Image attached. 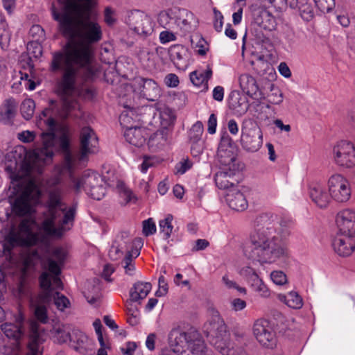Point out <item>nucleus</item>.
I'll list each match as a JSON object with an SVG mask.
<instances>
[{
    "mask_svg": "<svg viewBox=\"0 0 355 355\" xmlns=\"http://www.w3.org/2000/svg\"><path fill=\"white\" fill-rule=\"evenodd\" d=\"M46 186V210L42 214L40 228L48 236L61 237L73 226L76 208L75 206L67 208L63 201L65 189L61 184L60 175L49 178Z\"/></svg>",
    "mask_w": 355,
    "mask_h": 355,
    "instance_id": "nucleus-4",
    "label": "nucleus"
},
{
    "mask_svg": "<svg viewBox=\"0 0 355 355\" xmlns=\"http://www.w3.org/2000/svg\"><path fill=\"white\" fill-rule=\"evenodd\" d=\"M120 196L122 199H123L125 203H128L132 201H135L136 200V198L134 196L132 191L126 188L121 191Z\"/></svg>",
    "mask_w": 355,
    "mask_h": 355,
    "instance_id": "nucleus-60",
    "label": "nucleus"
},
{
    "mask_svg": "<svg viewBox=\"0 0 355 355\" xmlns=\"http://www.w3.org/2000/svg\"><path fill=\"white\" fill-rule=\"evenodd\" d=\"M134 92L149 101H155L159 97L161 90L153 79L139 78L135 81Z\"/></svg>",
    "mask_w": 355,
    "mask_h": 355,
    "instance_id": "nucleus-18",
    "label": "nucleus"
},
{
    "mask_svg": "<svg viewBox=\"0 0 355 355\" xmlns=\"http://www.w3.org/2000/svg\"><path fill=\"white\" fill-rule=\"evenodd\" d=\"M332 247L340 257H349L355 250V236L338 232L332 241Z\"/></svg>",
    "mask_w": 355,
    "mask_h": 355,
    "instance_id": "nucleus-20",
    "label": "nucleus"
},
{
    "mask_svg": "<svg viewBox=\"0 0 355 355\" xmlns=\"http://www.w3.org/2000/svg\"><path fill=\"white\" fill-rule=\"evenodd\" d=\"M257 23L263 29L272 31L276 26L275 18L268 10H262L260 12L259 17L257 18Z\"/></svg>",
    "mask_w": 355,
    "mask_h": 355,
    "instance_id": "nucleus-35",
    "label": "nucleus"
},
{
    "mask_svg": "<svg viewBox=\"0 0 355 355\" xmlns=\"http://www.w3.org/2000/svg\"><path fill=\"white\" fill-rule=\"evenodd\" d=\"M262 92V96L267 94L268 101L270 103L279 105L283 101V94L280 89L269 80L266 82Z\"/></svg>",
    "mask_w": 355,
    "mask_h": 355,
    "instance_id": "nucleus-31",
    "label": "nucleus"
},
{
    "mask_svg": "<svg viewBox=\"0 0 355 355\" xmlns=\"http://www.w3.org/2000/svg\"><path fill=\"white\" fill-rule=\"evenodd\" d=\"M239 85L244 93L253 98H261L262 89H259L254 77L248 73H244L239 77Z\"/></svg>",
    "mask_w": 355,
    "mask_h": 355,
    "instance_id": "nucleus-28",
    "label": "nucleus"
},
{
    "mask_svg": "<svg viewBox=\"0 0 355 355\" xmlns=\"http://www.w3.org/2000/svg\"><path fill=\"white\" fill-rule=\"evenodd\" d=\"M175 30H168L162 31L159 33V41L162 44H165L176 40Z\"/></svg>",
    "mask_w": 355,
    "mask_h": 355,
    "instance_id": "nucleus-52",
    "label": "nucleus"
},
{
    "mask_svg": "<svg viewBox=\"0 0 355 355\" xmlns=\"http://www.w3.org/2000/svg\"><path fill=\"white\" fill-rule=\"evenodd\" d=\"M140 254L139 250L136 248L128 252L123 260L121 262L125 269V272L128 275H132L135 270L133 259L137 258Z\"/></svg>",
    "mask_w": 355,
    "mask_h": 355,
    "instance_id": "nucleus-36",
    "label": "nucleus"
},
{
    "mask_svg": "<svg viewBox=\"0 0 355 355\" xmlns=\"http://www.w3.org/2000/svg\"><path fill=\"white\" fill-rule=\"evenodd\" d=\"M315 6L322 12L331 10L335 5L334 0H313Z\"/></svg>",
    "mask_w": 355,
    "mask_h": 355,
    "instance_id": "nucleus-48",
    "label": "nucleus"
},
{
    "mask_svg": "<svg viewBox=\"0 0 355 355\" xmlns=\"http://www.w3.org/2000/svg\"><path fill=\"white\" fill-rule=\"evenodd\" d=\"M99 183H103V179L98 173L92 171H86L80 178L74 182V188L77 191L83 189L87 192Z\"/></svg>",
    "mask_w": 355,
    "mask_h": 355,
    "instance_id": "nucleus-25",
    "label": "nucleus"
},
{
    "mask_svg": "<svg viewBox=\"0 0 355 355\" xmlns=\"http://www.w3.org/2000/svg\"><path fill=\"white\" fill-rule=\"evenodd\" d=\"M167 141V132L165 130L157 131L150 137L148 146L150 150L157 151L164 147Z\"/></svg>",
    "mask_w": 355,
    "mask_h": 355,
    "instance_id": "nucleus-33",
    "label": "nucleus"
},
{
    "mask_svg": "<svg viewBox=\"0 0 355 355\" xmlns=\"http://www.w3.org/2000/svg\"><path fill=\"white\" fill-rule=\"evenodd\" d=\"M253 334L263 347L273 348L276 345V334L272 324L266 319H259L253 326Z\"/></svg>",
    "mask_w": 355,
    "mask_h": 355,
    "instance_id": "nucleus-16",
    "label": "nucleus"
},
{
    "mask_svg": "<svg viewBox=\"0 0 355 355\" xmlns=\"http://www.w3.org/2000/svg\"><path fill=\"white\" fill-rule=\"evenodd\" d=\"M222 282L227 288H235L239 293L246 294V289L243 287L238 286L234 281L230 279L227 275H224L222 277Z\"/></svg>",
    "mask_w": 355,
    "mask_h": 355,
    "instance_id": "nucleus-54",
    "label": "nucleus"
},
{
    "mask_svg": "<svg viewBox=\"0 0 355 355\" xmlns=\"http://www.w3.org/2000/svg\"><path fill=\"white\" fill-rule=\"evenodd\" d=\"M217 156L218 162L223 167H236L234 164L236 161L235 147L232 139L227 133L221 136Z\"/></svg>",
    "mask_w": 355,
    "mask_h": 355,
    "instance_id": "nucleus-17",
    "label": "nucleus"
},
{
    "mask_svg": "<svg viewBox=\"0 0 355 355\" xmlns=\"http://www.w3.org/2000/svg\"><path fill=\"white\" fill-rule=\"evenodd\" d=\"M35 132L24 130L18 133L17 138L24 143H31L35 140Z\"/></svg>",
    "mask_w": 355,
    "mask_h": 355,
    "instance_id": "nucleus-56",
    "label": "nucleus"
},
{
    "mask_svg": "<svg viewBox=\"0 0 355 355\" xmlns=\"http://www.w3.org/2000/svg\"><path fill=\"white\" fill-rule=\"evenodd\" d=\"M51 114L52 110L46 108L40 116V123L44 121L47 128V130L41 134L42 146L28 151L23 146H18L15 150V152L19 150L26 153L21 170L28 178L42 173L44 165L51 162L58 150L64 153V168L69 172L80 163L85 162L89 155L98 151V137L90 127L86 126L80 132L79 152L76 155H73L69 149L68 130L64 128H59Z\"/></svg>",
    "mask_w": 355,
    "mask_h": 355,
    "instance_id": "nucleus-2",
    "label": "nucleus"
},
{
    "mask_svg": "<svg viewBox=\"0 0 355 355\" xmlns=\"http://www.w3.org/2000/svg\"><path fill=\"white\" fill-rule=\"evenodd\" d=\"M67 257V251L62 247H56L53 249L50 257L46 259V265L44 268L51 279V291L53 292V288L62 289V282L58 277L61 272V267L64 263Z\"/></svg>",
    "mask_w": 355,
    "mask_h": 355,
    "instance_id": "nucleus-11",
    "label": "nucleus"
},
{
    "mask_svg": "<svg viewBox=\"0 0 355 355\" xmlns=\"http://www.w3.org/2000/svg\"><path fill=\"white\" fill-rule=\"evenodd\" d=\"M104 20L109 26H112L116 22V12L113 8L110 7L105 8Z\"/></svg>",
    "mask_w": 355,
    "mask_h": 355,
    "instance_id": "nucleus-55",
    "label": "nucleus"
},
{
    "mask_svg": "<svg viewBox=\"0 0 355 355\" xmlns=\"http://www.w3.org/2000/svg\"><path fill=\"white\" fill-rule=\"evenodd\" d=\"M193 166V163L189 159H183L175 166L176 173L180 175L185 173Z\"/></svg>",
    "mask_w": 355,
    "mask_h": 355,
    "instance_id": "nucleus-53",
    "label": "nucleus"
},
{
    "mask_svg": "<svg viewBox=\"0 0 355 355\" xmlns=\"http://www.w3.org/2000/svg\"><path fill=\"white\" fill-rule=\"evenodd\" d=\"M253 289L256 292L259 293L261 297L267 298L270 296V291L263 281L257 285L254 286Z\"/></svg>",
    "mask_w": 355,
    "mask_h": 355,
    "instance_id": "nucleus-58",
    "label": "nucleus"
},
{
    "mask_svg": "<svg viewBox=\"0 0 355 355\" xmlns=\"http://www.w3.org/2000/svg\"><path fill=\"white\" fill-rule=\"evenodd\" d=\"M214 27L216 31L220 32L222 31L223 26V16L222 13L216 8H214Z\"/></svg>",
    "mask_w": 355,
    "mask_h": 355,
    "instance_id": "nucleus-57",
    "label": "nucleus"
},
{
    "mask_svg": "<svg viewBox=\"0 0 355 355\" xmlns=\"http://www.w3.org/2000/svg\"><path fill=\"white\" fill-rule=\"evenodd\" d=\"M39 280L42 291L36 297H31V306L36 319L42 323H46L48 321L46 305L52 301L51 279L46 272H42Z\"/></svg>",
    "mask_w": 355,
    "mask_h": 355,
    "instance_id": "nucleus-10",
    "label": "nucleus"
},
{
    "mask_svg": "<svg viewBox=\"0 0 355 355\" xmlns=\"http://www.w3.org/2000/svg\"><path fill=\"white\" fill-rule=\"evenodd\" d=\"M225 200L228 206L236 211H243L248 207V201L238 187L230 189L225 194Z\"/></svg>",
    "mask_w": 355,
    "mask_h": 355,
    "instance_id": "nucleus-27",
    "label": "nucleus"
},
{
    "mask_svg": "<svg viewBox=\"0 0 355 355\" xmlns=\"http://www.w3.org/2000/svg\"><path fill=\"white\" fill-rule=\"evenodd\" d=\"M71 326L69 324H62L55 328V337L60 343L71 342Z\"/></svg>",
    "mask_w": 355,
    "mask_h": 355,
    "instance_id": "nucleus-39",
    "label": "nucleus"
},
{
    "mask_svg": "<svg viewBox=\"0 0 355 355\" xmlns=\"http://www.w3.org/2000/svg\"><path fill=\"white\" fill-rule=\"evenodd\" d=\"M40 259V255L37 250H33L29 254H28L24 260V273H26L27 270L33 267Z\"/></svg>",
    "mask_w": 355,
    "mask_h": 355,
    "instance_id": "nucleus-45",
    "label": "nucleus"
},
{
    "mask_svg": "<svg viewBox=\"0 0 355 355\" xmlns=\"http://www.w3.org/2000/svg\"><path fill=\"white\" fill-rule=\"evenodd\" d=\"M31 329L27 355H42V350L40 345L43 342V339L41 338L35 324L31 325Z\"/></svg>",
    "mask_w": 355,
    "mask_h": 355,
    "instance_id": "nucleus-29",
    "label": "nucleus"
},
{
    "mask_svg": "<svg viewBox=\"0 0 355 355\" xmlns=\"http://www.w3.org/2000/svg\"><path fill=\"white\" fill-rule=\"evenodd\" d=\"M207 125V132L211 135L214 134L216 131L217 127V117L214 114H210L208 119Z\"/></svg>",
    "mask_w": 355,
    "mask_h": 355,
    "instance_id": "nucleus-59",
    "label": "nucleus"
},
{
    "mask_svg": "<svg viewBox=\"0 0 355 355\" xmlns=\"http://www.w3.org/2000/svg\"><path fill=\"white\" fill-rule=\"evenodd\" d=\"M309 196L312 200L320 208L326 207L330 202V194L324 184L314 182L310 185Z\"/></svg>",
    "mask_w": 355,
    "mask_h": 355,
    "instance_id": "nucleus-26",
    "label": "nucleus"
},
{
    "mask_svg": "<svg viewBox=\"0 0 355 355\" xmlns=\"http://www.w3.org/2000/svg\"><path fill=\"white\" fill-rule=\"evenodd\" d=\"M241 144L242 147L249 152H257L263 144L261 130L259 128H242Z\"/></svg>",
    "mask_w": 355,
    "mask_h": 355,
    "instance_id": "nucleus-19",
    "label": "nucleus"
},
{
    "mask_svg": "<svg viewBox=\"0 0 355 355\" xmlns=\"http://www.w3.org/2000/svg\"><path fill=\"white\" fill-rule=\"evenodd\" d=\"M39 42H31L27 44L28 54L35 58H40L42 53V46Z\"/></svg>",
    "mask_w": 355,
    "mask_h": 355,
    "instance_id": "nucleus-50",
    "label": "nucleus"
},
{
    "mask_svg": "<svg viewBox=\"0 0 355 355\" xmlns=\"http://www.w3.org/2000/svg\"><path fill=\"white\" fill-rule=\"evenodd\" d=\"M168 344L177 355L199 354L205 349V342L198 331L186 332L178 328L169 332Z\"/></svg>",
    "mask_w": 355,
    "mask_h": 355,
    "instance_id": "nucleus-6",
    "label": "nucleus"
},
{
    "mask_svg": "<svg viewBox=\"0 0 355 355\" xmlns=\"http://www.w3.org/2000/svg\"><path fill=\"white\" fill-rule=\"evenodd\" d=\"M270 279L274 284L277 285H284L287 283V277L286 274L281 270L272 271L270 274Z\"/></svg>",
    "mask_w": 355,
    "mask_h": 355,
    "instance_id": "nucleus-51",
    "label": "nucleus"
},
{
    "mask_svg": "<svg viewBox=\"0 0 355 355\" xmlns=\"http://www.w3.org/2000/svg\"><path fill=\"white\" fill-rule=\"evenodd\" d=\"M86 193L92 198L100 200L105 194V187L103 183H99Z\"/></svg>",
    "mask_w": 355,
    "mask_h": 355,
    "instance_id": "nucleus-47",
    "label": "nucleus"
},
{
    "mask_svg": "<svg viewBox=\"0 0 355 355\" xmlns=\"http://www.w3.org/2000/svg\"><path fill=\"white\" fill-rule=\"evenodd\" d=\"M17 110V104L14 99H8L0 107V121L4 123H9L15 117Z\"/></svg>",
    "mask_w": 355,
    "mask_h": 355,
    "instance_id": "nucleus-32",
    "label": "nucleus"
},
{
    "mask_svg": "<svg viewBox=\"0 0 355 355\" xmlns=\"http://www.w3.org/2000/svg\"><path fill=\"white\" fill-rule=\"evenodd\" d=\"M152 288V285L149 282H137L130 291V301L139 302L146 297Z\"/></svg>",
    "mask_w": 355,
    "mask_h": 355,
    "instance_id": "nucleus-30",
    "label": "nucleus"
},
{
    "mask_svg": "<svg viewBox=\"0 0 355 355\" xmlns=\"http://www.w3.org/2000/svg\"><path fill=\"white\" fill-rule=\"evenodd\" d=\"M336 223L340 233L355 236V211L345 209L340 211L336 217Z\"/></svg>",
    "mask_w": 355,
    "mask_h": 355,
    "instance_id": "nucleus-22",
    "label": "nucleus"
},
{
    "mask_svg": "<svg viewBox=\"0 0 355 355\" xmlns=\"http://www.w3.org/2000/svg\"><path fill=\"white\" fill-rule=\"evenodd\" d=\"M24 321V316L23 313L19 311L17 315L15 316V323L6 322L1 324V329L8 338L18 340L24 333L23 326Z\"/></svg>",
    "mask_w": 355,
    "mask_h": 355,
    "instance_id": "nucleus-24",
    "label": "nucleus"
},
{
    "mask_svg": "<svg viewBox=\"0 0 355 355\" xmlns=\"http://www.w3.org/2000/svg\"><path fill=\"white\" fill-rule=\"evenodd\" d=\"M70 346L80 354L92 355L94 354L95 344L83 332L74 329L72 331Z\"/></svg>",
    "mask_w": 355,
    "mask_h": 355,
    "instance_id": "nucleus-21",
    "label": "nucleus"
},
{
    "mask_svg": "<svg viewBox=\"0 0 355 355\" xmlns=\"http://www.w3.org/2000/svg\"><path fill=\"white\" fill-rule=\"evenodd\" d=\"M237 167H223L220 171L217 172L214 176V181L216 187L227 192L230 189L236 187V180L234 179L235 172Z\"/></svg>",
    "mask_w": 355,
    "mask_h": 355,
    "instance_id": "nucleus-23",
    "label": "nucleus"
},
{
    "mask_svg": "<svg viewBox=\"0 0 355 355\" xmlns=\"http://www.w3.org/2000/svg\"><path fill=\"white\" fill-rule=\"evenodd\" d=\"M330 196L336 202H347L352 195V189L349 181L340 174L331 175L328 181Z\"/></svg>",
    "mask_w": 355,
    "mask_h": 355,
    "instance_id": "nucleus-14",
    "label": "nucleus"
},
{
    "mask_svg": "<svg viewBox=\"0 0 355 355\" xmlns=\"http://www.w3.org/2000/svg\"><path fill=\"white\" fill-rule=\"evenodd\" d=\"M207 331L210 343L223 355L241 354L242 349L230 342V334L227 331V327L219 316L210 322Z\"/></svg>",
    "mask_w": 355,
    "mask_h": 355,
    "instance_id": "nucleus-9",
    "label": "nucleus"
},
{
    "mask_svg": "<svg viewBox=\"0 0 355 355\" xmlns=\"http://www.w3.org/2000/svg\"><path fill=\"white\" fill-rule=\"evenodd\" d=\"M51 295L52 300L59 311H64L65 309L70 306L69 300L64 295L58 292H51Z\"/></svg>",
    "mask_w": 355,
    "mask_h": 355,
    "instance_id": "nucleus-43",
    "label": "nucleus"
},
{
    "mask_svg": "<svg viewBox=\"0 0 355 355\" xmlns=\"http://www.w3.org/2000/svg\"><path fill=\"white\" fill-rule=\"evenodd\" d=\"M154 159L152 157H145L140 166L141 171L146 173L148 169L154 165Z\"/></svg>",
    "mask_w": 355,
    "mask_h": 355,
    "instance_id": "nucleus-63",
    "label": "nucleus"
},
{
    "mask_svg": "<svg viewBox=\"0 0 355 355\" xmlns=\"http://www.w3.org/2000/svg\"><path fill=\"white\" fill-rule=\"evenodd\" d=\"M173 219V216L168 214L165 218L160 220L159 222L160 232L163 234L164 239H168L171 235L173 229L172 225Z\"/></svg>",
    "mask_w": 355,
    "mask_h": 355,
    "instance_id": "nucleus-41",
    "label": "nucleus"
},
{
    "mask_svg": "<svg viewBox=\"0 0 355 355\" xmlns=\"http://www.w3.org/2000/svg\"><path fill=\"white\" fill-rule=\"evenodd\" d=\"M11 33L4 15L0 10V46L2 49L8 46Z\"/></svg>",
    "mask_w": 355,
    "mask_h": 355,
    "instance_id": "nucleus-38",
    "label": "nucleus"
},
{
    "mask_svg": "<svg viewBox=\"0 0 355 355\" xmlns=\"http://www.w3.org/2000/svg\"><path fill=\"white\" fill-rule=\"evenodd\" d=\"M257 229L250 234V243L244 250L245 256L261 263H272L287 254L282 237L288 236L291 219L277 220V216L263 213L256 218Z\"/></svg>",
    "mask_w": 355,
    "mask_h": 355,
    "instance_id": "nucleus-3",
    "label": "nucleus"
},
{
    "mask_svg": "<svg viewBox=\"0 0 355 355\" xmlns=\"http://www.w3.org/2000/svg\"><path fill=\"white\" fill-rule=\"evenodd\" d=\"M159 118L163 126H168L175 120V115L172 109L168 107H164L160 109Z\"/></svg>",
    "mask_w": 355,
    "mask_h": 355,
    "instance_id": "nucleus-44",
    "label": "nucleus"
},
{
    "mask_svg": "<svg viewBox=\"0 0 355 355\" xmlns=\"http://www.w3.org/2000/svg\"><path fill=\"white\" fill-rule=\"evenodd\" d=\"M30 35L35 40L34 42H42L45 38L44 30L40 25H33L29 31Z\"/></svg>",
    "mask_w": 355,
    "mask_h": 355,
    "instance_id": "nucleus-46",
    "label": "nucleus"
},
{
    "mask_svg": "<svg viewBox=\"0 0 355 355\" xmlns=\"http://www.w3.org/2000/svg\"><path fill=\"white\" fill-rule=\"evenodd\" d=\"M166 85L170 87H175L179 84V79L177 75L174 73L168 74L164 79Z\"/></svg>",
    "mask_w": 355,
    "mask_h": 355,
    "instance_id": "nucleus-61",
    "label": "nucleus"
},
{
    "mask_svg": "<svg viewBox=\"0 0 355 355\" xmlns=\"http://www.w3.org/2000/svg\"><path fill=\"white\" fill-rule=\"evenodd\" d=\"M333 159L336 164L341 167L354 166L355 145L349 141H340L333 148Z\"/></svg>",
    "mask_w": 355,
    "mask_h": 355,
    "instance_id": "nucleus-15",
    "label": "nucleus"
},
{
    "mask_svg": "<svg viewBox=\"0 0 355 355\" xmlns=\"http://www.w3.org/2000/svg\"><path fill=\"white\" fill-rule=\"evenodd\" d=\"M191 153L194 157L198 156L203 150V141L191 142Z\"/></svg>",
    "mask_w": 355,
    "mask_h": 355,
    "instance_id": "nucleus-62",
    "label": "nucleus"
},
{
    "mask_svg": "<svg viewBox=\"0 0 355 355\" xmlns=\"http://www.w3.org/2000/svg\"><path fill=\"white\" fill-rule=\"evenodd\" d=\"M93 0H66L62 4V11L51 7L53 19L59 22L64 35H76L67 43L64 52L53 54L51 70L56 72L64 69L58 83V90L63 98L62 106L67 114L75 109L77 103L73 97L75 82L78 76L85 80L92 79L96 70L92 64V45L101 40L103 32L92 10Z\"/></svg>",
    "mask_w": 355,
    "mask_h": 355,
    "instance_id": "nucleus-1",
    "label": "nucleus"
},
{
    "mask_svg": "<svg viewBox=\"0 0 355 355\" xmlns=\"http://www.w3.org/2000/svg\"><path fill=\"white\" fill-rule=\"evenodd\" d=\"M130 29L141 37H148L154 31L152 18L145 12L136 10L131 11L126 19Z\"/></svg>",
    "mask_w": 355,
    "mask_h": 355,
    "instance_id": "nucleus-13",
    "label": "nucleus"
},
{
    "mask_svg": "<svg viewBox=\"0 0 355 355\" xmlns=\"http://www.w3.org/2000/svg\"><path fill=\"white\" fill-rule=\"evenodd\" d=\"M212 71L211 69L205 71H193L190 74L191 83L196 87H204L205 89L208 88V80L211 77Z\"/></svg>",
    "mask_w": 355,
    "mask_h": 355,
    "instance_id": "nucleus-34",
    "label": "nucleus"
},
{
    "mask_svg": "<svg viewBox=\"0 0 355 355\" xmlns=\"http://www.w3.org/2000/svg\"><path fill=\"white\" fill-rule=\"evenodd\" d=\"M36 222L33 219H24L21 221L17 228H12L6 237L4 249L11 251L14 247H30L37 245L40 236L33 232Z\"/></svg>",
    "mask_w": 355,
    "mask_h": 355,
    "instance_id": "nucleus-8",
    "label": "nucleus"
},
{
    "mask_svg": "<svg viewBox=\"0 0 355 355\" xmlns=\"http://www.w3.org/2000/svg\"><path fill=\"white\" fill-rule=\"evenodd\" d=\"M204 131V126L201 121L196 122L189 132V137L190 142L203 141L202 135Z\"/></svg>",
    "mask_w": 355,
    "mask_h": 355,
    "instance_id": "nucleus-40",
    "label": "nucleus"
},
{
    "mask_svg": "<svg viewBox=\"0 0 355 355\" xmlns=\"http://www.w3.org/2000/svg\"><path fill=\"white\" fill-rule=\"evenodd\" d=\"M157 22L168 30H181L189 32L196 26L194 15L183 8H173L161 11L157 16Z\"/></svg>",
    "mask_w": 355,
    "mask_h": 355,
    "instance_id": "nucleus-7",
    "label": "nucleus"
},
{
    "mask_svg": "<svg viewBox=\"0 0 355 355\" xmlns=\"http://www.w3.org/2000/svg\"><path fill=\"white\" fill-rule=\"evenodd\" d=\"M125 107L128 110L123 111L119 116L121 124L126 128L124 132L125 139L129 144L136 147H141L148 135V131L141 127H129L133 121L134 110L128 106Z\"/></svg>",
    "mask_w": 355,
    "mask_h": 355,
    "instance_id": "nucleus-12",
    "label": "nucleus"
},
{
    "mask_svg": "<svg viewBox=\"0 0 355 355\" xmlns=\"http://www.w3.org/2000/svg\"><path fill=\"white\" fill-rule=\"evenodd\" d=\"M212 96L214 100L221 102L224 98V88L222 86L215 87L213 89Z\"/></svg>",
    "mask_w": 355,
    "mask_h": 355,
    "instance_id": "nucleus-64",
    "label": "nucleus"
},
{
    "mask_svg": "<svg viewBox=\"0 0 355 355\" xmlns=\"http://www.w3.org/2000/svg\"><path fill=\"white\" fill-rule=\"evenodd\" d=\"M35 109V103L31 98L25 99L21 105V113L26 120H29L34 114Z\"/></svg>",
    "mask_w": 355,
    "mask_h": 355,
    "instance_id": "nucleus-42",
    "label": "nucleus"
},
{
    "mask_svg": "<svg viewBox=\"0 0 355 355\" xmlns=\"http://www.w3.org/2000/svg\"><path fill=\"white\" fill-rule=\"evenodd\" d=\"M279 299L292 309H298L303 306L302 298L295 291H291L286 295H279Z\"/></svg>",
    "mask_w": 355,
    "mask_h": 355,
    "instance_id": "nucleus-37",
    "label": "nucleus"
},
{
    "mask_svg": "<svg viewBox=\"0 0 355 355\" xmlns=\"http://www.w3.org/2000/svg\"><path fill=\"white\" fill-rule=\"evenodd\" d=\"M12 184L9 202L13 213L19 216L34 213L35 207L41 197V191L34 180H21L12 182Z\"/></svg>",
    "mask_w": 355,
    "mask_h": 355,
    "instance_id": "nucleus-5",
    "label": "nucleus"
},
{
    "mask_svg": "<svg viewBox=\"0 0 355 355\" xmlns=\"http://www.w3.org/2000/svg\"><path fill=\"white\" fill-rule=\"evenodd\" d=\"M157 228L155 221L153 218H150L143 221V234L146 236L154 234L156 232Z\"/></svg>",
    "mask_w": 355,
    "mask_h": 355,
    "instance_id": "nucleus-49",
    "label": "nucleus"
}]
</instances>
